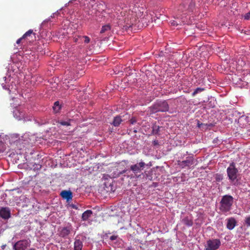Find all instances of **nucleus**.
Returning a JSON list of instances; mask_svg holds the SVG:
<instances>
[{"mask_svg": "<svg viewBox=\"0 0 250 250\" xmlns=\"http://www.w3.org/2000/svg\"><path fill=\"white\" fill-rule=\"evenodd\" d=\"M233 203V198L231 195H226L222 197L220 202V210L224 213L229 211Z\"/></svg>", "mask_w": 250, "mask_h": 250, "instance_id": "obj_1", "label": "nucleus"}, {"mask_svg": "<svg viewBox=\"0 0 250 250\" xmlns=\"http://www.w3.org/2000/svg\"><path fill=\"white\" fill-rule=\"evenodd\" d=\"M146 164L142 161L135 164L130 166V170L132 171L133 174H131L129 177L130 178H141V175L143 174L142 170L145 168Z\"/></svg>", "mask_w": 250, "mask_h": 250, "instance_id": "obj_2", "label": "nucleus"}, {"mask_svg": "<svg viewBox=\"0 0 250 250\" xmlns=\"http://www.w3.org/2000/svg\"><path fill=\"white\" fill-rule=\"evenodd\" d=\"M149 109L152 114L158 112H167L169 109V105L166 101H158L150 106Z\"/></svg>", "mask_w": 250, "mask_h": 250, "instance_id": "obj_3", "label": "nucleus"}, {"mask_svg": "<svg viewBox=\"0 0 250 250\" xmlns=\"http://www.w3.org/2000/svg\"><path fill=\"white\" fill-rule=\"evenodd\" d=\"M227 175L230 181L233 184H235L238 175V170L235 167V164L232 162L227 169Z\"/></svg>", "mask_w": 250, "mask_h": 250, "instance_id": "obj_4", "label": "nucleus"}, {"mask_svg": "<svg viewBox=\"0 0 250 250\" xmlns=\"http://www.w3.org/2000/svg\"><path fill=\"white\" fill-rule=\"evenodd\" d=\"M221 245V241L218 239H209L205 245L206 250H217Z\"/></svg>", "mask_w": 250, "mask_h": 250, "instance_id": "obj_5", "label": "nucleus"}, {"mask_svg": "<svg viewBox=\"0 0 250 250\" xmlns=\"http://www.w3.org/2000/svg\"><path fill=\"white\" fill-rule=\"evenodd\" d=\"M30 241L23 239L17 242L13 247L14 250H25L30 245Z\"/></svg>", "mask_w": 250, "mask_h": 250, "instance_id": "obj_6", "label": "nucleus"}, {"mask_svg": "<svg viewBox=\"0 0 250 250\" xmlns=\"http://www.w3.org/2000/svg\"><path fill=\"white\" fill-rule=\"evenodd\" d=\"M13 115L19 120L25 118V112L21 107L16 108L13 111Z\"/></svg>", "mask_w": 250, "mask_h": 250, "instance_id": "obj_7", "label": "nucleus"}, {"mask_svg": "<svg viewBox=\"0 0 250 250\" xmlns=\"http://www.w3.org/2000/svg\"><path fill=\"white\" fill-rule=\"evenodd\" d=\"M0 217L3 219H8L11 217L10 210L9 208L2 207L0 209Z\"/></svg>", "mask_w": 250, "mask_h": 250, "instance_id": "obj_8", "label": "nucleus"}, {"mask_svg": "<svg viewBox=\"0 0 250 250\" xmlns=\"http://www.w3.org/2000/svg\"><path fill=\"white\" fill-rule=\"evenodd\" d=\"M60 195L63 199H65L67 202H69L71 200L73 197L72 192L70 190H62L60 193Z\"/></svg>", "mask_w": 250, "mask_h": 250, "instance_id": "obj_9", "label": "nucleus"}, {"mask_svg": "<svg viewBox=\"0 0 250 250\" xmlns=\"http://www.w3.org/2000/svg\"><path fill=\"white\" fill-rule=\"evenodd\" d=\"M237 222L233 217H230L227 219V228L229 230L233 229L236 226Z\"/></svg>", "mask_w": 250, "mask_h": 250, "instance_id": "obj_10", "label": "nucleus"}, {"mask_svg": "<svg viewBox=\"0 0 250 250\" xmlns=\"http://www.w3.org/2000/svg\"><path fill=\"white\" fill-rule=\"evenodd\" d=\"M131 13H132V11H129L126 17H125V21L126 22V26L128 28L131 27L134 22V19L130 16Z\"/></svg>", "mask_w": 250, "mask_h": 250, "instance_id": "obj_11", "label": "nucleus"}, {"mask_svg": "<svg viewBox=\"0 0 250 250\" xmlns=\"http://www.w3.org/2000/svg\"><path fill=\"white\" fill-rule=\"evenodd\" d=\"M72 230V228L71 226L63 228L60 232L61 236L62 237H66L70 234Z\"/></svg>", "mask_w": 250, "mask_h": 250, "instance_id": "obj_12", "label": "nucleus"}, {"mask_svg": "<svg viewBox=\"0 0 250 250\" xmlns=\"http://www.w3.org/2000/svg\"><path fill=\"white\" fill-rule=\"evenodd\" d=\"M193 163V159L192 157H188L186 160L180 162L179 165L182 167H184L187 166H191Z\"/></svg>", "mask_w": 250, "mask_h": 250, "instance_id": "obj_13", "label": "nucleus"}, {"mask_svg": "<svg viewBox=\"0 0 250 250\" xmlns=\"http://www.w3.org/2000/svg\"><path fill=\"white\" fill-rule=\"evenodd\" d=\"M123 122V120L120 116H116L113 119L112 123H111L115 127H118L120 125L121 123Z\"/></svg>", "mask_w": 250, "mask_h": 250, "instance_id": "obj_14", "label": "nucleus"}, {"mask_svg": "<svg viewBox=\"0 0 250 250\" xmlns=\"http://www.w3.org/2000/svg\"><path fill=\"white\" fill-rule=\"evenodd\" d=\"M92 211L91 210H87L85 211L82 214V219L83 221H86L91 217L92 214Z\"/></svg>", "mask_w": 250, "mask_h": 250, "instance_id": "obj_15", "label": "nucleus"}, {"mask_svg": "<svg viewBox=\"0 0 250 250\" xmlns=\"http://www.w3.org/2000/svg\"><path fill=\"white\" fill-rule=\"evenodd\" d=\"M182 222L184 224L188 227H191L193 225V221L192 219L190 217L188 216L183 218L182 220Z\"/></svg>", "mask_w": 250, "mask_h": 250, "instance_id": "obj_16", "label": "nucleus"}, {"mask_svg": "<svg viewBox=\"0 0 250 250\" xmlns=\"http://www.w3.org/2000/svg\"><path fill=\"white\" fill-rule=\"evenodd\" d=\"M83 242L80 239H76L74 242V250H82Z\"/></svg>", "mask_w": 250, "mask_h": 250, "instance_id": "obj_17", "label": "nucleus"}, {"mask_svg": "<svg viewBox=\"0 0 250 250\" xmlns=\"http://www.w3.org/2000/svg\"><path fill=\"white\" fill-rule=\"evenodd\" d=\"M152 133L154 135H157L160 132V126L159 125H157L155 124L153 125L152 126Z\"/></svg>", "mask_w": 250, "mask_h": 250, "instance_id": "obj_18", "label": "nucleus"}, {"mask_svg": "<svg viewBox=\"0 0 250 250\" xmlns=\"http://www.w3.org/2000/svg\"><path fill=\"white\" fill-rule=\"evenodd\" d=\"M111 29V26L109 24H106L102 26L100 33H104L107 31H110Z\"/></svg>", "mask_w": 250, "mask_h": 250, "instance_id": "obj_19", "label": "nucleus"}, {"mask_svg": "<svg viewBox=\"0 0 250 250\" xmlns=\"http://www.w3.org/2000/svg\"><path fill=\"white\" fill-rule=\"evenodd\" d=\"M178 10L179 11V13H183L188 11L187 10V5H186L184 3L181 4L178 7Z\"/></svg>", "mask_w": 250, "mask_h": 250, "instance_id": "obj_20", "label": "nucleus"}, {"mask_svg": "<svg viewBox=\"0 0 250 250\" xmlns=\"http://www.w3.org/2000/svg\"><path fill=\"white\" fill-rule=\"evenodd\" d=\"M32 34H33L34 36L35 35L33 33V30L30 29L22 36V38H24L25 39H27L28 37H30Z\"/></svg>", "mask_w": 250, "mask_h": 250, "instance_id": "obj_21", "label": "nucleus"}, {"mask_svg": "<svg viewBox=\"0 0 250 250\" xmlns=\"http://www.w3.org/2000/svg\"><path fill=\"white\" fill-rule=\"evenodd\" d=\"M53 109L55 112H58L61 109V106L58 101L55 102L53 107Z\"/></svg>", "mask_w": 250, "mask_h": 250, "instance_id": "obj_22", "label": "nucleus"}, {"mask_svg": "<svg viewBox=\"0 0 250 250\" xmlns=\"http://www.w3.org/2000/svg\"><path fill=\"white\" fill-rule=\"evenodd\" d=\"M70 121L71 120L70 119L68 120L67 121L60 120L58 122V123L62 125L69 126L70 125Z\"/></svg>", "mask_w": 250, "mask_h": 250, "instance_id": "obj_23", "label": "nucleus"}, {"mask_svg": "<svg viewBox=\"0 0 250 250\" xmlns=\"http://www.w3.org/2000/svg\"><path fill=\"white\" fill-rule=\"evenodd\" d=\"M195 6V2L192 0L190 3L187 6V10L188 11H192L193 10V8Z\"/></svg>", "mask_w": 250, "mask_h": 250, "instance_id": "obj_24", "label": "nucleus"}, {"mask_svg": "<svg viewBox=\"0 0 250 250\" xmlns=\"http://www.w3.org/2000/svg\"><path fill=\"white\" fill-rule=\"evenodd\" d=\"M205 90V88H201V87H198L197 88L194 92L192 94V96L193 97L195 96L197 93L199 92H201Z\"/></svg>", "mask_w": 250, "mask_h": 250, "instance_id": "obj_25", "label": "nucleus"}, {"mask_svg": "<svg viewBox=\"0 0 250 250\" xmlns=\"http://www.w3.org/2000/svg\"><path fill=\"white\" fill-rule=\"evenodd\" d=\"M245 222L247 227H250V216L246 217Z\"/></svg>", "mask_w": 250, "mask_h": 250, "instance_id": "obj_26", "label": "nucleus"}, {"mask_svg": "<svg viewBox=\"0 0 250 250\" xmlns=\"http://www.w3.org/2000/svg\"><path fill=\"white\" fill-rule=\"evenodd\" d=\"M5 149L4 144L2 142H0V153L3 152Z\"/></svg>", "mask_w": 250, "mask_h": 250, "instance_id": "obj_27", "label": "nucleus"}, {"mask_svg": "<svg viewBox=\"0 0 250 250\" xmlns=\"http://www.w3.org/2000/svg\"><path fill=\"white\" fill-rule=\"evenodd\" d=\"M170 23L171 24V25H173V26H177L179 24H180L181 23V22L180 21H179V22L176 21H170Z\"/></svg>", "mask_w": 250, "mask_h": 250, "instance_id": "obj_28", "label": "nucleus"}, {"mask_svg": "<svg viewBox=\"0 0 250 250\" xmlns=\"http://www.w3.org/2000/svg\"><path fill=\"white\" fill-rule=\"evenodd\" d=\"M215 179L217 181L220 182L223 179V176L221 174H216L215 176Z\"/></svg>", "mask_w": 250, "mask_h": 250, "instance_id": "obj_29", "label": "nucleus"}, {"mask_svg": "<svg viewBox=\"0 0 250 250\" xmlns=\"http://www.w3.org/2000/svg\"><path fill=\"white\" fill-rule=\"evenodd\" d=\"M82 38L84 39V42L85 43H89L90 42V38L86 36H83Z\"/></svg>", "mask_w": 250, "mask_h": 250, "instance_id": "obj_30", "label": "nucleus"}, {"mask_svg": "<svg viewBox=\"0 0 250 250\" xmlns=\"http://www.w3.org/2000/svg\"><path fill=\"white\" fill-rule=\"evenodd\" d=\"M129 122L131 124L133 125L137 122V120L135 117H132L130 120Z\"/></svg>", "mask_w": 250, "mask_h": 250, "instance_id": "obj_31", "label": "nucleus"}, {"mask_svg": "<svg viewBox=\"0 0 250 250\" xmlns=\"http://www.w3.org/2000/svg\"><path fill=\"white\" fill-rule=\"evenodd\" d=\"M244 19L247 20H248L250 19V12H249L245 15Z\"/></svg>", "mask_w": 250, "mask_h": 250, "instance_id": "obj_32", "label": "nucleus"}, {"mask_svg": "<svg viewBox=\"0 0 250 250\" xmlns=\"http://www.w3.org/2000/svg\"><path fill=\"white\" fill-rule=\"evenodd\" d=\"M23 40H25V39L22 38V36L21 38H20L17 41L16 43L19 44Z\"/></svg>", "mask_w": 250, "mask_h": 250, "instance_id": "obj_33", "label": "nucleus"}, {"mask_svg": "<svg viewBox=\"0 0 250 250\" xmlns=\"http://www.w3.org/2000/svg\"><path fill=\"white\" fill-rule=\"evenodd\" d=\"M117 235H112L110 237V240H111V241H113V240H115L117 239Z\"/></svg>", "mask_w": 250, "mask_h": 250, "instance_id": "obj_34", "label": "nucleus"}, {"mask_svg": "<svg viewBox=\"0 0 250 250\" xmlns=\"http://www.w3.org/2000/svg\"><path fill=\"white\" fill-rule=\"evenodd\" d=\"M50 21V19H47V20H44L42 23V26H43L45 23L48 21Z\"/></svg>", "mask_w": 250, "mask_h": 250, "instance_id": "obj_35", "label": "nucleus"}, {"mask_svg": "<svg viewBox=\"0 0 250 250\" xmlns=\"http://www.w3.org/2000/svg\"><path fill=\"white\" fill-rule=\"evenodd\" d=\"M152 144L154 146H157L159 145V142L158 140H154L153 141Z\"/></svg>", "mask_w": 250, "mask_h": 250, "instance_id": "obj_36", "label": "nucleus"}, {"mask_svg": "<svg viewBox=\"0 0 250 250\" xmlns=\"http://www.w3.org/2000/svg\"><path fill=\"white\" fill-rule=\"evenodd\" d=\"M70 206L72 207V208H74L75 209H77L78 208V207L74 204H71L70 205Z\"/></svg>", "mask_w": 250, "mask_h": 250, "instance_id": "obj_37", "label": "nucleus"}, {"mask_svg": "<svg viewBox=\"0 0 250 250\" xmlns=\"http://www.w3.org/2000/svg\"><path fill=\"white\" fill-rule=\"evenodd\" d=\"M130 172V170H127V169H125V170H123L122 171H121V172H120V173H121V174H124V173H126V172Z\"/></svg>", "mask_w": 250, "mask_h": 250, "instance_id": "obj_38", "label": "nucleus"}, {"mask_svg": "<svg viewBox=\"0 0 250 250\" xmlns=\"http://www.w3.org/2000/svg\"><path fill=\"white\" fill-rule=\"evenodd\" d=\"M125 250H134V249L131 246H130L126 248Z\"/></svg>", "mask_w": 250, "mask_h": 250, "instance_id": "obj_39", "label": "nucleus"}, {"mask_svg": "<svg viewBox=\"0 0 250 250\" xmlns=\"http://www.w3.org/2000/svg\"><path fill=\"white\" fill-rule=\"evenodd\" d=\"M59 14V12L57 11V13H53L52 14V15L51 16V17L54 18L55 17V15H56L57 14Z\"/></svg>", "mask_w": 250, "mask_h": 250, "instance_id": "obj_40", "label": "nucleus"}, {"mask_svg": "<svg viewBox=\"0 0 250 250\" xmlns=\"http://www.w3.org/2000/svg\"><path fill=\"white\" fill-rule=\"evenodd\" d=\"M77 41H78V39H77V38H74V41H75V42H77Z\"/></svg>", "mask_w": 250, "mask_h": 250, "instance_id": "obj_41", "label": "nucleus"}, {"mask_svg": "<svg viewBox=\"0 0 250 250\" xmlns=\"http://www.w3.org/2000/svg\"><path fill=\"white\" fill-rule=\"evenodd\" d=\"M29 250H36L34 248H31Z\"/></svg>", "mask_w": 250, "mask_h": 250, "instance_id": "obj_42", "label": "nucleus"}, {"mask_svg": "<svg viewBox=\"0 0 250 250\" xmlns=\"http://www.w3.org/2000/svg\"><path fill=\"white\" fill-rule=\"evenodd\" d=\"M180 18V17H177V19H178V18Z\"/></svg>", "mask_w": 250, "mask_h": 250, "instance_id": "obj_43", "label": "nucleus"}]
</instances>
